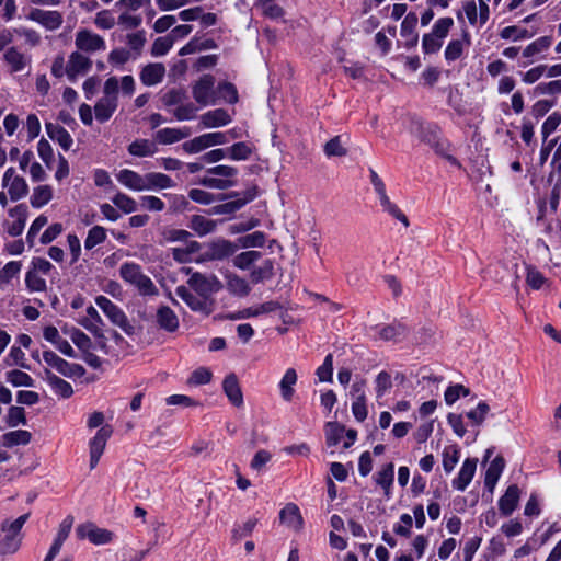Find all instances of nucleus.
I'll return each mask as SVG.
<instances>
[{
    "mask_svg": "<svg viewBox=\"0 0 561 561\" xmlns=\"http://www.w3.org/2000/svg\"><path fill=\"white\" fill-rule=\"evenodd\" d=\"M118 79L110 77L103 85V95L94 105L95 118L100 123L107 122L115 113L118 106Z\"/></svg>",
    "mask_w": 561,
    "mask_h": 561,
    "instance_id": "1",
    "label": "nucleus"
},
{
    "mask_svg": "<svg viewBox=\"0 0 561 561\" xmlns=\"http://www.w3.org/2000/svg\"><path fill=\"white\" fill-rule=\"evenodd\" d=\"M369 180L374 187V192L379 201L381 210L389 215L390 217H392L393 219L401 222L405 229L409 228V218L401 210V208L394 202L391 201L390 196L387 193L385 182L374 169H369Z\"/></svg>",
    "mask_w": 561,
    "mask_h": 561,
    "instance_id": "2",
    "label": "nucleus"
},
{
    "mask_svg": "<svg viewBox=\"0 0 561 561\" xmlns=\"http://www.w3.org/2000/svg\"><path fill=\"white\" fill-rule=\"evenodd\" d=\"M455 22L450 16L439 18L432 26V31L422 37V49L424 54H436L443 46L444 39L454 27Z\"/></svg>",
    "mask_w": 561,
    "mask_h": 561,
    "instance_id": "3",
    "label": "nucleus"
},
{
    "mask_svg": "<svg viewBox=\"0 0 561 561\" xmlns=\"http://www.w3.org/2000/svg\"><path fill=\"white\" fill-rule=\"evenodd\" d=\"M121 277L128 284L135 286L140 295L153 296L158 289L151 278L142 273L141 267L136 263H124L119 267Z\"/></svg>",
    "mask_w": 561,
    "mask_h": 561,
    "instance_id": "4",
    "label": "nucleus"
},
{
    "mask_svg": "<svg viewBox=\"0 0 561 561\" xmlns=\"http://www.w3.org/2000/svg\"><path fill=\"white\" fill-rule=\"evenodd\" d=\"M28 516V514H24L12 522L4 520L2 523L1 530L4 536L0 539V556L14 553L19 550L21 546L20 531Z\"/></svg>",
    "mask_w": 561,
    "mask_h": 561,
    "instance_id": "5",
    "label": "nucleus"
},
{
    "mask_svg": "<svg viewBox=\"0 0 561 561\" xmlns=\"http://www.w3.org/2000/svg\"><path fill=\"white\" fill-rule=\"evenodd\" d=\"M75 46L83 54H98L106 50L104 37L90 28L81 27L76 32Z\"/></svg>",
    "mask_w": 561,
    "mask_h": 561,
    "instance_id": "6",
    "label": "nucleus"
},
{
    "mask_svg": "<svg viewBox=\"0 0 561 561\" xmlns=\"http://www.w3.org/2000/svg\"><path fill=\"white\" fill-rule=\"evenodd\" d=\"M2 61L10 75L25 72L28 75L32 68V56L22 51L18 46H9L2 56Z\"/></svg>",
    "mask_w": 561,
    "mask_h": 561,
    "instance_id": "7",
    "label": "nucleus"
},
{
    "mask_svg": "<svg viewBox=\"0 0 561 561\" xmlns=\"http://www.w3.org/2000/svg\"><path fill=\"white\" fill-rule=\"evenodd\" d=\"M26 20L42 26L46 32H56L64 24V14L58 10L30 9Z\"/></svg>",
    "mask_w": 561,
    "mask_h": 561,
    "instance_id": "8",
    "label": "nucleus"
},
{
    "mask_svg": "<svg viewBox=\"0 0 561 561\" xmlns=\"http://www.w3.org/2000/svg\"><path fill=\"white\" fill-rule=\"evenodd\" d=\"M76 536L80 540L87 539L96 546L111 543L115 538L113 531L106 528H101L91 522L78 525L76 528Z\"/></svg>",
    "mask_w": 561,
    "mask_h": 561,
    "instance_id": "9",
    "label": "nucleus"
},
{
    "mask_svg": "<svg viewBox=\"0 0 561 561\" xmlns=\"http://www.w3.org/2000/svg\"><path fill=\"white\" fill-rule=\"evenodd\" d=\"M194 100L201 106H208L216 103L215 78L211 75H204L192 85Z\"/></svg>",
    "mask_w": 561,
    "mask_h": 561,
    "instance_id": "10",
    "label": "nucleus"
},
{
    "mask_svg": "<svg viewBox=\"0 0 561 561\" xmlns=\"http://www.w3.org/2000/svg\"><path fill=\"white\" fill-rule=\"evenodd\" d=\"M188 286L197 294L204 295L207 298L222 288L219 278L214 274H203L195 272L187 280Z\"/></svg>",
    "mask_w": 561,
    "mask_h": 561,
    "instance_id": "11",
    "label": "nucleus"
},
{
    "mask_svg": "<svg viewBox=\"0 0 561 561\" xmlns=\"http://www.w3.org/2000/svg\"><path fill=\"white\" fill-rule=\"evenodd\" d=\"M236 251L237 247L231 241L221 238L215 239L207 244V250L197 262L221 261L231 256Z\"/></svg>",
    "mask_w": 561,
    "mask_h": 561,
    "instance_id": "12",
    "label": "nucleus"
},
{
    "mask_svg": "<svg viewBox=\"0 0 561 561\" xmlns=\"http://www.w3.org/2000/svg\"><path fill=\"white\" fill-rule=\"evenodd\" d=\"M176 295L193 310L208 316L213 311L214 301L204 295L192 293L184 286H179Z\"/></svg>",
    "mask_w": 561,
    "mask_h": 561,
    "instance_id": "13",
    "label": "nucleus"
},
{
    "mask_svg": "<svg viewBox=\"0 0 561 561\" xmlns=\"http://www.w3.org/2000/svg\"><path fill=\"white\" fill-rule=\"evenodd\" d=\"M2 186L8 190L11 201L16 202L28 193V185L24 178L16 174L13 168H9L2 178Z\"/></svg>",
    "mask_w": 561,
    "mask_h": 561,
    "instance_id": "14",
    "label": "nucleus"
},
{
    "mask_svg": "<svg viewBox=\"0 0 561 561\" xmlns=\"http://www.w3.org/2000/svg\"><path fill=\"white\" fill-rule=\"evenodd\" d=\"M96 306L104 312V314L112 321L113 324L122 328L125 332L129 333L131 327L124 313V311L112 302L105 296H98L95 298Z\"/></svg>",
    "mask_w": 561,
    "mask_h": 561,
    "instance_id": "15",
    "label": "nucleus"
},
{
    "mask_svg": "<svg viewBox=\"0 0 561 561\" xmlns=\"http://www.w3.org/2000/svg\"><path fill=\"white\" fill-rule=\"evenodd\" d=\"M112 434V427L110 425H104L100 427L95 435L90 439V469H94L98 466L100 458L105 449L106 443Z\"/></svg>",
    "mask_w": 561,
    "mask_h": 561,
    "instance_id": "16",
    "label": "nucleus"
},
{
    "mask_svg": "<svg viewBox=\"0 0 561 561\" xmlns=\"http://www.w3.org/2000/svg\"><path fill=\"white\" fill-rule=\"evenodd\" d=\"M92 68V60L85 54L72 51L66 64V75L69 80L75 81L79 76L88 73Z\"/></svg>",
    "mask_w": 561,
    "mask_h": 561,
    "instance_id": "17",
    "label": "nucleus"
},
{
    "mask_svg": "<svg viewBox=\"0 0 561 561\" xmlns=\"http://www.w3.org/2000/svg\"><path fill=\"white\" fill-rule=\"evenodd\" d=\"M165 72L167 69L162 62H150L140 69L139 79L144 85L153 87L163 81Z\"/></svg>",
    "mask_w": 561,
    "mask_h": 561,
    "instance_id": "18",
    "label": "nucleus"
},
{
    "mask_svg": "<svg viewBox=\"0 0 561 561\" xmlns=\"http://www.w3.org/2000/svg\"><path fill=\"white\" fill-rule=\"evenodd\" d=\"M43 359L49 367L66 377H72L77 375L78 370H82L81 366L68 363L53 351H45L43 353Z\"/></svg>",
    "mask_w": 561,
    "mask_h": 561,
    "instance_id": "19",
    "label": "nucleus"
},
{
    "mask_svg": "<svg viewBox=\"0 0 561 561\" xmlns=\"http://www.w3.org/2000/svg\"><path fill=\"white\" fill-rule=\"evenodd\" d=\"M78 323L92 333L95 337H103L104 322L100 313L93 306H89L85 314L78 320Z\"/></svg>",
    "mask_w": 561,
    "mask_h": 561,
    "instance_id": "20",
    "label": "nucleus"
},
{
    "mask_svg": "<svg viewBox=\"0 0 561 561\" xmlns=\"http://www.w3.org/2000/svg\"><path fill=\"white\" fill-rule=\"evenodd\" d=\"M478 459L476 458H467L457 477L453 480V486L458 491H465L467 486L472 481L476 469H477Z\"/></svg>",
    "mask_w": 561,
    "mask_h": 561,
    "instance_id": "21",
    "label": "nucleus"
},
{
    "mask_svg": "<svg viewBox=\"0 0 561 561\" xmlns=\"http://www.w3.org/2000/svg\"><path fill=\"white\" fill-rule=\"evenodd\" d=\"M520 497V490L516 484L510 485L505 493L499 499V510L503 516H510L517 508Z\"/></svg>",
    "mask_w": 561,
    "mask_h": 561,
    "instance_id": "22",
    "label": "nucleus"
},
{
    "mask_svg": "<svg viewBox=\"0 0 561 561\" xmlns=\"http://www.w3.org/2000/svg\"><path fill=\"white\" fill-rule=\"evenodd\" d=\"M222 390L232 405L236 408L243 407V393L234 374L226 376L222 381Z\"/></svg>",
    "mask_w": 561,
    "mask_h": 561,
    "instance_id": "23",
    "label": "nucleus"
},
{
    "mask_svg": "<svg viewBox=\"0 0 561 561\" xmlns=\"http://www.w3.org/2000/svg\"><path fill=\"white\" fill-rule=\"evenodd\" d=\"M424 140L436 151L437 154L446 159L450 164L458 168L460 167V163L453 154L451 147L447 140L438 137L435 133L424 138Z\"/></svg>",
    "mask_w": 561,
    "mask_h": 561,
    "instance_id": "24",
    "label": "nucleus"
},
{
    "mask_svg": "<svg viewBox=\"0 0 561 561\" xmlns=\"http://www.w3.org/2000/svg\"><path fill=\"white\" fill-rule=\"evenodd\" d=\"M9 216L14 219V221L8 227V233L12 237L20 236L24 228L28 216L27 206L24 204H19L12 207L9 210Z\"/></svg>",
    "mask_w": 561,
    "mask_h": 561,
    "instance_id": "25",
    "label": "nucleus"
},
{
    "mask_svg": "<svg viewBox=\"0 0 561 561\" xmlns=\"http://www.w3.org/2000/svg\"><path fill=\"white\" fill-rule=\"evenodd\" d=\"M298 375L295 368H287L278 382L280 398L285 402H291L295 396V386Z\"/></svg>",
    "mask_w": 561,
    "mask_h": 561,
    "instance_id": "26",
    "label": "nucleus"
},
{
    "mask_svg": "<svg viewBox=\"0 0 561 561\" xmlns=\"http://www.w3.org/2000/svg\"><path fill=\"white\" fill-rule=\"evenodd\" d=\"M117 181L131 191H147L146 174L141 175L133 170L124 169L117 174Z\"/></svg>",
    "mask_w": 561,
    "mask_h": 561,
    "instance_id": "27",
    "label": "nucleus"
},
{
    "mask_svg": "<svg viewBox=\"0 0 561 561\" xmlns=\"http://www.w3.org/2000/svg\"><path fill=\"white\" fill-rule=\"evenodd\" d=\"M376 335L383 341H401L407 334V328L400 322H393L388 325H377L373 328Z\"/></svg>",
    "mask_w": 561,
    "mask_h": 561,
    "instance_id": "28",
    "label": "nucleus"
},
{
    "mask_svg": "<svg viewBox=\"0 0 561 561\" xmlns=\"http://www.w3.org/2000/svg\"><path fill=\"white\" fill-rule=\"evenodd\" d=\"M199 121L204 128H217L228 125L231 122V116L226 110L216 108L204 113Z\"/></svg>",
    "mask_w": 561,
    "mask_h": 561,
    "instance_id": "29",
    "label": "nucleus"
},
{
    "mask_svg": "<svg viewBox=\"0 0 561 561\" xmlns=\"http://www.w3.org/2000/svg\"><path fill=\"white\" fill-rule=\"evenodd\" d=\"M256 195H257V191L255 187H253V188L244 192L243 197L214 207L213 213L214 214H232V213L239 210L240 208H242L245 204L253 201L256 197Z\"/></svg>",
    "mask_w": 561,
    "mask_h": 561,
    "instance_id": "30",
    "label": "nucleus"
},
{
    "mask_svg": "<svg viewBox=\"0 0 561 561\" xmlns=\"http://www.w3.org/2000/svg\"><path fill=\"white\" fill-rule=\"evenodd\" d=\"M470 46V37L468 33H463L462 38L451 39L444 51L447 62H453L462 57L465 49Z\"/></svg>",
    "mask_w": 561,
    "mask_h": 561,
    "instance_id": "31",
    "label": "nucleus"
},
{
    "mask_svg": "<svg viewBox=\"0 0 561 561\" xmlns=\"http://www.w3.org/2000/svg\"><path fill=\"white\" fill-rule=\"evenodd\" d=\"M217 221L209 219L202 215H193L190 218L188 228L192 229L198 237L213 233L217 229Z\"/></svg>",
    "mask_w": 561,
    "mask_h": 561,
    "instance_id": "32",
    "label": "nucleus"
},
{
    "mask_svg": "<svg viewBox=\"0 0 561 561\" xmlns=\"http://www.w3.org/2000/svg\"><path fill=\"white\" fill-rule=\"evenodd\" d=\"M279 518L283 524L294 530H300L302 527V517L296 504H287L279 513Z\"/></svg>",
    "mask_w": 561,
    "mask_h": 561,
    "instance_id": "33",
    "label": "nucleus"
},
{
    "mask_svg": "<svg viewBox=\"0 0 561 561\" xmlns=\"http://www.w3.org/2000/svg\"><path fill=\"white\" fill-rule=\"evenodd\" d=\"M184 247H175L171 249L172 257L178 263H188L192 260V255L199 252L202 245L197 241H188L184 243Z\"/></svg>",
    "mask_w": 561,
    "mask_h": 561,
    "instance_id": "34",
    "label": "nucleus"
},
{
    "mask_svg": "<svg viewBox=\"0 0 561 561\" xmlns=\"http://www.w3.org/2000/svg\"><path fill=\"white\" fill-rule=\"evenodd\" d=\"M188 136L186 129L181 128H162L154 134V140L162 145H171L178 142Z\"/></svg>",
    "mask_w": 561,
    "mask_h": 561,
    "instance_id": "35",
    "label": "nucleus"
},
{
    "mask_svg": "<svg viewBox=\"0 0 561 561\" xmlns=\"http://www.w3.org/2000/svg\"><path fill=\"white\" fill-rule=\"evenodd\" d=\"M157 322L160 328L174 332L179 328V319L175 312L167 306L160 307L157 311Z\"/></svg>",
    "mask_w": 561,
    "mask_h": 561,
    "instance_id": "36",
    "label": "nucleus"
},
{
    "mask_svg": "<svg viewBox=\"0 0 561 561\" xmlns=\"http://www.w3.org/2000/svg\"><path fill=\"white\" fill-rule=\"evenodd\" d=\"M147 191L165 190L175 186L174 181L167 174L161 172H150L146 174Z\"/></svg>",
    "mask_w": 561,
    "mask_h": 561,
    "instance_id": "37",
    "label": "nucleus"
},
{
    "mask_svg": "<svg viewBox=\"0 0 561 561\" xmlns=\"http://www.w3.org/2000/svg\"><path fill=\"white\" fill-rule=\"evenodd\" d=\"M46 130L48 136L57 141L62 149H70L73 140L71 135L64 127L48 123L46 124Z\"/></svg>",
    "mask_w": 561,
    "mask_h": 561,
    "instance_id": "38",
    "label": "nucleus"
},
{
    "mask_svg": "<svg viewBox=\"0 0 561 561\" xmlns=\"http://www.w3.org/2000/svg\"><path fill=\"white\" fill-rule=\"evenodd\" d=\"M45 379L49 383V386L53 388L55 393L61 396L62 398H69L73 393L72 386L67 382L66 380L59 378L55 374L51 373L49 369H45Z\"/></svg>",
    "mask_w": 561,
    "mask_h": 561,
    "instance_id": "39",
    "label": "nucleus"
},
{
    "mask_svg": "<svg viewBox=\"0 0 561 561\" xmlns=\"http://www.w3.org/2000/svg\"><path fill=\"white\" fill-rule=\"evenodd\" d=\"M394 479V465L389 462L375 474V482L380 485L387 497L390 496V488Z\"/></svg>",
    "mask_w": 561,
    "mask_h": 561,
    "instance_id": "40",
    "label": "nucleus"
},
{
    "mask_svg": "<svg viewBox=\"0 0 561 561\" xmlns=\"http://www.w3.org/2000/svg\"><path fill=\"white\" fill-rule=\"evenodd\" d=\"M147 43L146 32L144 30H139L133 33H128L126 35V44L128 46V50L134 55V59H137L144 50V47Z\"/></svg>",
    "mask_w": 561,
    "mask_h": 561,
    "instance_id": "41",
    "label": "nucleus"
},
{
    "mask_svg": "<svg viewBox=\"0 0 561 561\" xmlns=\"http://www.w3.org/2000/svg\"><path fill=\"white\" fill-rule=\"evenodd\" d=\"M54 196L53 187L49 185H38L33 188L30 202L34 208H42L47 205Z\"/></svg>",
    "mask_w": 561,
    "mask_h": 561,
    "instance_id": "42",
    "label": "nucleus"
},
{
    "mask_svg": "<svg viewBox=\"0 0 561 561\" xmlns=\"http://www.w3.org/2000/svg\"><path fill=\"white\" fill-rule=\"evenodd\" d=\"M504 459L502 457H496L494 458L486 472H485V479H484V483H485V486L492 491L496 484V482L499 481L501 474H502V471L504 469Z\"/></svg>",
    "mask_w": 561,
    "mask_h": 561,
    "instance_id": "43",
    "label": "nucleus"
},
{
    "mask_svg": "<svg viewBox=\"0 0 561 561\" xmlns=\"http://www.w3.org/2000/svg\"><path fill=\"white\" fill-rule=\"evenodd\" d=\"M157 151L156 144L148 139H137L128 146V152L135 157H150Z\"/></svg>",
    "mask_w": 561,
    "mask_h": 561,
    "instance_id": "44",
    "label": "nucleus"
},
{
    "mask_svg": "<svg viewBox=\"0 0 561 561\" xmlns=\"http://www.w3.org/2000/svg\"><path fill=\"white\" fill-rule=\"evenodd\" d=\"M552 45V37L551 36H541L534 42H531L529 45H527L523 50V56L525 58H531L535 56H538L545 51H547L550 46Z\"/></svg>",
    "mask_w": 561,
    "mask_h": 561,
    "instance_id": "45",
    "label": "nucleus"
},
{
    "mask_svg": "<svg viewBox=\"0 0 561 561\" xmlns=\"http://www.w3.org/2000/svg\"><path fill=\"white\" fill-rule=\"evenodd\" d=\"M226 279L228 290L234 296L244 297L251 290L248 282L236 274L226 275Z\"/></svg>",
    "mask_w": 561,
    "mask_h": 561,
    "instance_id": "46",
    "label": "nucleus"
},
{
    "mask_svg": "<svg viewBox=\"0 0 561 561\" xmlns=\"http://www.w3.org/2000/svg\"><path fill=\"white\" fill-rule=\"evenodd\" d=\"M32 439V434L25 430L8 432L2 436V444L5 447L18 445H27Z\"/></svg>",
    "mask_w": 561,
    "mask_h": 561,
    "instance_id": "47",
    "label": "nucleus"
},
{
    "mask_svg": "<svg viewBox=\"0 0 561 561\" xmlns=\"http://www.w3.org/2000/svg\"><path fill=\"white\" fill-rule=\"evenodd\" d=\"M106 229L102 226H93L89 229L87 238L84 240V248L92 250L96 245L103 243L106 240Z\"/></svg>",
    "mask_w": 561,
    "mask_h": 561,
    "instance_id": "48",
    "label": "nucleus"
},
{
    "mask_svg": "<svg viewBox=\"0 0 561 561\" xmlns=\"http://www.w3.org/2000/svg\"><path fill=\"white\" fill-rule=\"evenodd\" d=\"M229 158L234 161L248 160L253 153V147L247 142H237L227 149Z\"/></svg>",
    "mask_w": 561,
    "mask_h": 561,
    "instance_id": "49",
    "label": "nucleus"
},
{
    "mask_svg": "<svg viewBox=\"0 0 561 561\" xmlns=\"http://www.w3.org/2000/svg\"><path fill=\"white\" fill-rule=\"evenodd\" d=\"M5 380L13 387H33L34 379L26 373L13 369L5 374Z\"/></svg>",
    "mask_w": 561,
    "mask_h": 561,
    "instance_id": "50",
    "label": "nucleus"
},
{
    "mask_svg": "<svg viewBox=\"0 0 561 561\" xmlns=\"http://www.w3.org/2000/svg\"><path fill=\"white\" fill-rule=\"evenodd\" d=\"M69 334L72 343L82 352L85 353L88 351H92L93 343L91 339L81 330L77 328H72L71 330L67 331Z\"/></svg>",
    "mask_w": 561,
    "mask_h": 561,
    "instance_id": "51",
    "label": "nucleus"
},
{
    "mask_svg": "<svg viewBox=\"0 0 561 561\" xmlns=\"http://www.w3.org/2000/svg\"><path fill=\"white\" fill-rule=\"evenodd\" d=\"M323 151L327 157H344L347 154L342 136H335L325 142Z\"/></svg>",
    "mask_w": 561,
    "mask_h": 561,
    "instance_id": "52",
    "label": "nucleus"
},
{
    "mask_svg": "<svg viewBox=\"0 0 561 561\" xmlns=\"http://www.w3.org/2000/svg\"><path fill=\"white\" fill-rule=\"evenodd\" d=\"M163 242L172 243V242H183L187 243L188 241H193L192 234L190 231L184 229L169 228L164 229L162 232Z\"/></svg>",
    "mask_w": 561,
    "mask_h": 561,
    "instance_id": "53",
    "label": "nucleus"
},
{
    "mask_svg": "<svg viewBox=\"0 0 561 561\" xmlns=\"http://www.w3.org/2000/svg\"><path fill=\"white\" fill-rule=\"evenodd\" d=\"M72 525H73L72 516L69 515L62 519V522L59 524L57 535L51 545L53 547H55L58 550L61 549L62 543L68 538V536L71 531Z\"/></svg>",
    "mask_w": 561,
    "mask_h": 561,
    "instance_id": "54",
    "label": "nucleus"
},
{
    "mask_svg": "<svg viewBox=\"0 0 561 561\" xmlns=\"http://www.w3.org/2000/svg\"><path fill=\"white\" fill-rule=\"evenodd\" d=\"M108 62L114 67H119L128 62L129 60H135L134 55L125 47H117L110 51L107 57Z\"/></svg>",
    "mask_w": 561,
    "mask_h": 561,
    "instance_id": "55",
    "label": "nucleus"
},
{
    "mask_svg": "<svg viewBox=\"0 0 561 561\" xmlns=\"http://www.w3.org/2000/svg\"><path fill=\"white\" fill-rule=\"evenodd\" d=\"M112 203L125 214H131L137 210L136 201L121 192L113 196Z\"/></svg>",
    "mask_w": 561,
    "mask_h": 561,
    "instance_id": "56",
    "label": "nucleus"
},
{
    "mask_svg": "<svg viewBox=\"0 0 561 561\" xmlns=\"http://www.w3.org/2000/svg\"><path fill=\"white\" fill-rule=\"evenodd\" d=\"M489 412V404L484 401H480L474 409L467 412L466 416L469 419L472 425L480 426L484 422Z\"/></svg>",
    "mask_w": 561,
    "mask_h": 561,
    "instance_id": "57",
    "label": "nucleus"
},
{
    "mask_svg": "<svg viewBox=\"0 0 561 561\" xmlns=\"http://www.w3.org/2000/svg\"><path fill=\"white\" fill-rule=\"evenodd\" d=\"M199 183L206 187L214 190H227L236 185L234 180L219 179L218 176L210 174L201 179Z\"/></svg>",
    "mask_w": 561,
    "mask_h": 561,
    "instance_id": "58",
    "label": "nucleus"
},
{
    "mask_svg": "<svg viewBox=\"0 0 561 561\" xmlns=\"http://www.w3.org/2000/svg\"><path fill=\"white\" fill-rule=\"evenodd\" d=\"M261 252L259 251H245L233 257V265L238 268L245 270L251 264L260 260Z\"/></svg>",
    "mask_w": 561,
    "mask_h": 561,
    "instance_id": "59",
    "label": "nucleus"
},
{
    "mask_svg": "<svg viewBox=\"0 0 561 561\" xmlns=\"http://www.w3.org/2000/svg\"><path fill=\"white\" fill-rule=\"evenodd\" d=\"M94 25L100 30H111L116 24V19L110 10L99 11L93 20Z\"/></svg>",
    "mask_w": 561,
    "mask_h": 561,
    "instance_id": "60",
    "label": "nucleus"
},
{
    "mask_svg": "<svg viewBox=\"0 0 561 561\" xmlns=\"http://www.w3.org/2000/svg\"><path fill=\"white\" fill-rule=\"evenodd\" d=\"M173 44H174L173 38L170 37L169 35L158 37L153 42L150 53L153 57L164 56L172 48Z\"/></svg>",
    "mask_w": 561,
    "mask_h": 561,
    "instance_id": "61",
    "label": "nucleus"
},
{
    "mask_svg": "<svg viewBox=\"0 0 561 561\" xmlns=\"http://www.w3.org/2000/svg\"><path fill=\"white\" fill-rule=\"evenodd\" d=\"M182 148L187 153H198L207 148H210L205 134L197 136L182 145Z\"/></svg>",
    "mask_w": 561,
    "mask_h": 561,
    "instance_id": "62",
    "label": "nucleus"
},
{
    "mask_svg": "<svg viewBox=\"0 0 561 561\" xmlns=\"http://www.w3.org/2000/svg\"><path fill=\"white\" fill-rule=\"evenodd\" d=\"M561 124V113L553 112L549 115L541 126V135L546 140Z\"/></svg>",
    "mask_w": 561,
    "mask_h": 561,
    "instance_id": "63",
    "label": "nucleus"
},
{
    "mask_svg": "<svg viewBox=\"0 0 561 561\" xmlns=\"http://www.w3.org/2000/svg\"><path fill=\"white\" fill-rule=\"evenodd\" d=\"M172 113L178 121H191L195 118L197 107L193 103H181Z\"/></svg>",
    "mask_w": 561,
    "mask_h": 561,
    "instance_id": "64",
    "label": "nucleus"
}]
</instances>
